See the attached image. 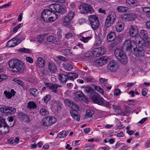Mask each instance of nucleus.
Wrapping results in <instances>:
<instances>
[{"mask_svg": "<svg viewBox=\"0 0 150 150\" xmlns=\"http://www.w3.org/2000/svg\"><path fill=\"white\" fill-rule=\"evenodd\" d=\"M64 69L67 71H71L72 69V65L69 64H63Z\"/></svg>", "mask_w": 150, "mask_h": 150, "instance_id": "nucleus-49", "label": "nucleus"}, {"mask_svg": "<svg viewBox=\"0 0 150 150\" xmlns=\"http://www.w3.org/2000/svg\"><path fill=\"white\" fill-rule=\"evenodd\" d=\"M51 98V95H47L45 96L43 98V100L45 103H47L49 101Z\"/></svg>", "mask_w": 150, "mask_h": 150, "instance_id": "nucleus-59", "label": "nucleus"}, {"mask_svg": "<svg viewBox=\"0 0 150 150\" xmlns=\"http://www.w3.org/2000/svg\"><path fill=\"white\" fill-rule=\"evenodd\" d=\"M45 64L44 59L41 57H38L36 61V65L39 67H43Z\"/></svg>", "mask_w": 150, "mask_h": 150, "instance_id": "nucleus-17", "label": "nucleus"}, {"mask_svg": "<svg viewBox=\"0 0 150 150\" xmlns=\"http://www.w3.org/2000/svg\"><path fill=\"white\" fill-rule=\"evenodd\" d=\"M29 92L32 96L34 97L36 96L38 94L37 90L35 88H31L29 90Z\"/></svg>", "mask_w": 150, "mask_h": 150, "instance_id": "nucleus-47", "label": "nucleus"}, {"mask_svg": "<svg viewBox=\"0 0 150 150\" xmlns=\"http://www.w3.org/2000/svg\"><path fill=\"white\" fill-rule=\"evenodd\" d=\"M95 64L97 66H102L104 65L99 58L95 62Z\"/></svg>", "mask_w": 150, "mask_h": 150, "instance_id": "nucleus-58", "label": "nucleus"}, {"mask_svg": "<svg viewBox=\"0 0 150 150\" xmlns=\"http://www.w3.org/2000/svg\"><path fill=\"white\" fill-rule=\"evenodd\" d=\"M91 37H83L81 38V40L84 42L86 43L88 42V40L91 39Z\"/></svg>", "mask_w": 150, "mask_h": 150, "instance_id": "nucleus-60", "label": "nucleus"}, {"mask_svg": "<svg viewBox=\"0 0 150 150\" xmlns=\"http://www.w3.org/2000/svg\"><path fill=\"white\" fill-rule=\"evenodd\" d=\"M18 51L20 52H22L23 53H29L30 52V50L28 49L25 48H22L19 49L18 50Z\"/></svg>", "mask_w": 150, "mask_h": 150, "instance_id": "nucleus-50", "label": "nucleus"}, {"mask_svg": "<svg viewBox=\"0 0 150 150\" xmlns=\"http://www.w3.org/2000/svg\"><path fill=\"white\" fill-rule=\"evenodd\" d=\"M81 55L82 56V58L83 59H85L90 57L91 56V54L89 52H85L84 51L82 52Z\"/></svg>", "mask_w": 150, "mask_h": 150, "instance_id": "nucleus-35", "label": "nucleus"}, {"mask_svg": "<svg viewBox=\"0 0 150 150\" xmlns=\"http://www.w3.org/2000/svg\"><path fill=\"white\" fill-rule=\"evenodd\" d=\"M46 86L51 92L54 93H57L58 94H60L62 92V90L59 88L61 87V86L60 85L56 84L46 83Z\"/></svg>", "mask_w": 150, "mask_h": 150, "instance_id": "nucleus-3", "label": "nucleus"}, {"mask_svg": "<svg viewBox=\"0 0 150 150\" xmlns=\"http://www.w3.org/2000/svg\"><path fill=\"white\" fill-rule=\"evenodd\" d=\"M135 16L134 14H129L125 16V21H129L132 20L134 19Z\"/></svg>", "mask_w": 150, "mask_h": 150, "instance_id": "nucleus-38", "label": "nucleus"}, {"mask_svg": "<svg viewBox=\"0 0 150 150\" xmlns=\"http://www.w3.org/2000/svg\"><path fill=\"white\" fill-rule=\"evenodd\" d=\"M21 42L17 38L15 37L8 41L7 45L9 47H13L17 45Z\"/></svg>", "mask_w": 150, "mask_h": 150, "instance_id": "nucleus-11", "label": "nucleus"}, {"mask_svg": "<svg viewBox=\"0 0 150 150\" xmlns=\"http://www.w3.org/2000/svg\"><path fill=\"white\" fill-rule=\"evenodd\" d=\"M68 77V80L69 79H74L78 76V75L76 73H69L67 74Z\"/></svg>", "mask_w": 150, "mask_h": 150, "instance_id": "nucleus-40", "label": "nucleus"}, {"mask_svg": "<svg viewBox=\"0 0 150 150\" xmlns=\"http://www.w3.org/2000/svg\"><path fill=\"white\" fill-rule=\"evenodd\" d=\"M19 142V140L18 137H16L15 139H13L12 138H10L9 140V143L11 144H17Z\"/></svg>", "mask_w": 150, "mask_h": 150, "instance_id": "nucleus-45", "label": "nucleus"}, {"mask_svg": "<svg viewBox=\"0 0 150 150\" xmlns=\"http://www.w3.org/2000/svg\"><path fill=\"white\" fill-rule=\"evenodd\" d=\"M19 117L21 120H24L25 122H29L30 120L27 115L23 114L22 112H19L18 114Z\"/></svg>", "mask_w": 150, "mask_h": 150, "instance_id": "nucleus-23", "label": "nucleus"}, {"mask_svg": "<svg viewBox=\"0 0 150 150\" xmlns=\"http://www.w3.org/2000/svg\"><path fill=\"white\" fill-rule=\"evenodd\" d=\"M116 18L115 13L114 12L110 13L107 17L105 21V25L109 27L111 26L114 23Z\"/></svg>", "mask_w": 150, "mask_h": 150, "instance_id": "nucleus-4", "label": "nucleus"}, {"mask_svg": "<svg viewBox=\"0 0 150 150\" xmlns=\"http://www.w3.org/2000/svg\"><path fill=\"white\" fill-rule=\"evenodd\" d=\"M93 111L91 109H89L87 110L86 117V118H90L94 114Z\"/></svg>", "mask_w": 150, "mask_h": 150, "instance_id": "nucleus-42", "label": "nucleus"}, {"mask_svg": "<svg viewBox=\"0 0 150 150\" xmlns=\"http://www.w3.org/2000/svg\"><path fill=\"white\" fill-rule=\"evenodd\" d=\"M26 60L27 62L30 63H32L33 62V59L31 57H26Z\"/></svg>", "mask_w": 150, "mask_h": 150, "instance_id": "nucleus-64", "label": "nucleus"}, {"mask_svg": "<svg viewBox=\"0 0 150 150\" xmlns=\"http://www.w3.org/2000/svg\"><path fill=\"white\" fill-rule=\"evenodd\" d=\"M13 81L21 86H23L24 85V83L22 81L18 79H13Z\"/></svg>", "mask_w": 150, "mask_h": 150, "instance_id": "nucleus-52", "label": "nucleus"}, {"mask_svg": "<svg viewBox=\"0 0 150 150\" xmlns=\"http://www.w3.org/2000/svg\"><path fill=\"white\" fill-rule=\"evenodd\" d=\"M58 4H51L49 5V7L51 9L50 10L56 12L57 9L58 7Z\"/></svg>", "mask_w": 150, "mask_h": 150, "instance_id": "nucleus-46", "label": "nucleus"}, {"mask_svg": "<svg viewBox=\"0 0 150 150\" xmlns=\"http://www.w3.org/2000/svg\"><path fill=\"white\" fill-rule=\"evenodd\" d=\"M115 54L117 59L123 64L127 62V57L123 50L120 48H117L115 51Z\"/></svg>", "mask_w": 150, "mask_h": 150, "instance_id": "nucleus-2", "label": "nucleus"}, {"mask_svg": "<svg viewBox=\"0 0 150 150\" xmlns=\"http://www.w3.org/2000/svg\"><path fill=\"white\" fill-rule=\"evenodd\" d=\"M145 45V42L144 40L141 39V40H139L138 43V46L140 48H142L144 47Z\"/></svg>", "mask_w": 150, "mask_h": 150, "instance_id": "nucleus-48", "label": "nucleus"}, {"mask_svg": "<svg viewBox=\"0 0 150 150\" xmlns=\"http://www.w3.org/2000/svg\"><path fill=\"white\" fill-rule=\"evenodd\" d=\"M140 33L141 35L144 39H148L149 38L148 34L146 31L144 30H141L140 31Z\"/></svg>", "mask_w": 150, "mask_h": 150, "instance_id": "nucleus-39", "label": "nucleus"}, {"mask_svg": "<svg viewBox=\"0 0 150 150\" xmlns=\"http://www.w3.org/2000/svg\"><path fill=\"white\" fill-rule=\"evenodd\" d=\"M135 44L134 41L127 40L125 41L123 44V47L126 50L129 51L130 50L132 47H134L135 45Z\"/></svg>", "mask_w": 150, "mask_h": 150, "instance_id": "nucleus-10", "label": "nucleus"}, {"mask_svg": "<svg viewBox=\"0 0 150 150\" xmlns=\"http://www.w3.org/2000/svg\"><path fill=\"white\" fill-rule=\"evenodd\" d=\"M90 24L92 28L94 30H96L97 29L99 26V21H96L95 22H93V23H90Z\"/></svg>", "mask_w": 150, "mask_h": 150, "instance_id": "nucleus-41", "label": "nucleus"}, {"mask_svg": "<svg viewBox=\"0 0 150 150\" xmlns=\"http://www.w3.org/2000/svg\"><path fill=\"white\" fill-rule=\"evenodd\" d=\"M78 8L82 14H86L88 12L92 13L94 11L93 8L90 5L86 4L79 6Z\"/></svg>", "mask_w": 150, "mask_h": 150, "instance_id": "nucleus-5", "label": "nucleus"}, {"mask_svg": "<svg viewBox=\"0 0 150 150\" xmlns=\"http://www.w3.org/2000/svg\"><path fill=\"white\" fill-rule=\"evenodd\" d=\"M37 105L33 101L29 102L27 104L28 108L30 109H34L36 108Z\"/></svg>", "mask_w": 150, "mask_h": 150, "instance_id": "nucleus-37", "label": "nucleus"}, {"mask_svg": "<svg viewBox=\"0 0 150 150\" xmlns=\"http://www.w3.org/2000/svg\"><path fill=\"white\" fill-rule=\"evenodd\" d=\"M7 106H4L0 108V112L3 113H7Z\"/></svg>", "mask_w": 150, "mask_h": 150, "instance_id": "nucleus-55", "label": "nucleus"}, {"mask_svg": "<svg viewBox=\"0 0 150 150\" xmlns=\"http://www.w3.org/2000/svg\"><path fill=\"white\" fill-rule=\"evenodd\" d=\"M58 7L56 10V12L62 13H65L67 11V8L65 7H64L63 6H60L58 4Z\"/></svg>", "mask_w": 150, "mask_h": 150, "instance_id": "nucleus-30", "label": "nucleus"}, {"mask_svg": "<svg viewBox=\"0 0 150 150\" xmlns=\"http://www.w3.org/2000/svg\"><path fill=\"white\" fill-rule=\"evenodd\" d=\"M47 66L49 70L51 73H55L57 70V67L54 62H49Z\"/></svg>", "mask_w": 150, "mask_h": 150, "instance_id": "nucleus-15", "label": "nucleus"}, {"mask_svg": "<svg viewBox=\"0 0 150 150\" xmlns=\"http://www.w3.org/2000/svg\"><path fill=\"white\" fill-rule=\"evenodd\" d=\"M53 12L50 10L46 9L44 10L42 13L41 18L44 21L49 16L52 14Z\"/></svg>", "mask_w": 150, "mask_h": 150, "instance_id": "nucleus-14", "label": "nucleus"}, {"mask_svg": "<svg viewBox=\"0 0 150 150\" xmlns=\"http://www.w3.org/2000/svg\"><path fill=\"white\" fill-rule=\"evenodd\" d=\"M84 91L87 93H91L93 91V89L89 87H84Z\"/></svg>", "mask_w": 150, "mask_h": 150, "instance_id": "nucleus-53", "label": "nucleus"}, {"mask_svg": "<svg viewBox=\"0 0 150 150\" xmlns=\"http://www.w3.org/2000/svg\"><path fill=\"white\" fill-rule=\"evenodd\" d=\"M99 81L100 84L102 85L103 86H107L108 84V79H105L103 78H100L99 79Z\"/></svg>", "mask_w": 150, "mask_h": 150, "instance_id": "nucleus-43", "label": "nucleus"}, {"mask_svg": "<svg viewBox=\"0 0 150 150\" xmlns=\"http://www.w3.org/2000/svg\"><path fill=\"white\" fill-rule=\"evenodd\" d=\"M68 132L67 131H63L60 132L57 135V138L61 139L65 137L68 134Z\"/></svg>", "mask_w": 150, "mask_h": 150, "instance_id": "nucleus-32", "label": "nucleus"}, {"mask_svg": "<svg viewBox=\"0 0 150 150\" xmlns=\"http://www.w3.org/2000/svg\"><path fill=\"white\" fill-rule=\"evenodd\" d=\"M116 38V35L114 32H111L107 35L108 40L110 42L113 41Z\"/></svg>", "mask_w": 150, "mask_h": 150, "instance_id": "nucleus-29", "label": "nucleus"}, {"mask_svg": "<svg viewBox=\"0 0 150 150\" xmlns=\"http://www.w3.org/2000/svg\"><path fill=\"white\" fill-rule=\"evenodd\" d=\"M75 96L79 100L83 101L86 99L85 96L81 91L76 92Z\"/></svg>", "mask_w": 150, "mask_h": 150, "instance_id": "nucleus-24", "label": "nucleus"}, {"mask_svg": "<svg viewBox=\"0 0 150 150\" xmlns=\"http://www.w3.org/2000/svg\"><path fill=\"white\" fill-rule=\"evenodd\" d=\"M16 110L15 108L12 107L7 106V113L11 115L16 112Z\"/></svg>", "mask_w": 150, "mask_h": 150, "instance_id": "nucleus-36", "label": "nucleus"}, {"mask_svg": "<svg viewBox=\"0 0 150 150\" xmlns=\"http://www.w3.org/2000/svg\"><path fill=\"white\" fill-rule=\"evenodd\" d=\"M94 88L95 90L101 94H103L104 93V91L103 89L98 86H95L94 87Z\"/></svg>", "mask_w": 150, "mask_h": 150, "instance_id": "nucleus-54", "label": "nucleus"}, {"mask_svg": "<svg viewBox=\"0 0 150 150\" xmlns=\"http://www.w3.org/2000/svg\"><path fill=\"white\" fill-rule=\"evenodd\" d=\"M65 103L69 107L71 108H74L77 109H78L79 107L77 106H76L74 104L73 101H70L68 99H66L64 100Z\"/></svg>", "mask_w": 150, "mask_h": 150, "instance_id": "nucleus-31", "label": "nucleus"}, {"mask_svg": "<svg viewBox=\"0 0 150 150\" xmlns=\"http://www.w3.org/2000/svg\"><path fill=\"white\" fill-rule=\"evenodd\" d=\"M92 101L95 103L99 105H104L105 104L107 105L108 107H111L110 103L108 102H106L102 97H100L98 96H94L92 98Z\"/></svg>", "mask_w": 150, "mask_h": 150, "instance_id": "nucleus-6", "label": "nucleus"}, {"mask_svg": "<svg viewBox=\"0 0 150 150\" xmlns=\"http://www.w3.org/2000/svg\"><path fill=\"white\" fill-rule=\"evenodd\" d=\"M8 65L10 68L13 72L22 73L25 68L24 64L18 59L10 60Z\"/></svg>", "mask_w": 150, "mask_h": 150, "instance_id": "nucleus-1", "label": "nucleus"}, {"mask_svg": "<svg viewBox=\"0 0 150 150\" xmlns=\"http://www.w3.org/2000/svg\"><path fill=\"white\" fill-rule=\"evenodd\" d=\"M47 40L48 42H52L57 45L59 44L61 41L57 39L55 37L53 36H49L47 38Z\"/></svg>", "mask_w": 150, "mask_h": 150, "instance_id": "nucleus-18", "label": "nucleus"}, {"mask_svg": "<svg viewBox=\"0 0 150 150\" xmlns=\"http://www.w3.org/2000/svg\"><path fill=\"white\" fill-rule=\"evenodd\" d=\"M124 23L121 21H118L115 25L116 29L118 32L122 31L124 28Z\"/></svg>", "mask_w": 150, "mask_h": 150, "instance_id": "nucleus-19", "label": "nucleus"}, {"mask_svg": "<svg viewBox=\"0 0 150 150\" xmlns=\"http://www.w3.org/2000/svg\"><path fill=\"white\" fill-rule=\"evenodd\" d=\"M88 20L89 23H93L96 21H99L98 17L96 15H91L88 16Z\"/></svg>", "mask_w": 150, "mask_h": 150, "instance_id": "nucleus-28", "label": "nucleus"}, {"mask_svg": "<svg viewBox=\"0 0 150 150\" xmlns=\"http://www.w3.org/2000/svg\"><path fill=\"white\" fill-rule=\"evenodd\" d=\"M9 131V127L7 124H5L4 126L0 127V131L2 134L7 133Z\"/></svg>", "mask_w": 150, "mask_h": 150, "instance_id": "nucleus-20", "label": "nucleus"}, {"mask_svg": "<svg viewBox=\"0 0 150 150\" xmlns=\"http://www.w3.org/2000/svg\"><path fill=\"white\" fill-rule=\"evenodd\" d=\"M143 11L147 14L150 13V8L149 7H145L142 8Z\"/></svg>", "mask_w": 150, "mask_h": 150, "instance_id": "nucleus-57", "label": "nucleus"}, {"mask_svg": "<svg viewBox=\"0 0 150 150\" xmlns=\"http://www.w3.org/2000/svg\"><path fill=\"white\" fill-rule=\"evenodd\" d=\"M15 91L13 89H11V92H7L6 91H4V94L5 96L8 99H10L12 96L15 95Z\"/></svg>", "mask_w": 150, "mask_h": 150, "instance_id": "nucleus-21", "label": "nucleus"}, {"mask_svg": "<svg viewBox=\"0 0 150 150\" xmlns=\"http://www.w3.org/2000/svg\"><path fill=\"white\" fill-rule=\"evenodd\" d=\"M121 93V91L119 89H117L114 91V95L116 96L119 95Z\"/></svg>", "mask_w": 150, "mask_h": 150, "instance_id": "nucleus-63", "label": "nucleus"}, {"mask_svg": "<svg viewBox=\"0 0 150 150\" xmlns=\"http://www.w3.org/2000/svg\"><path fill=\"white\" fill-rule=\"evenodd\" d=\"M62 30L61 29H59L57 30V35L58 37L59 38H61L62 37V35L61 34Z\"/></svg>", "mask_w": 150, "mask_h": 150, "instance_id": "nucleus-62", "label": "nucleus"}, {"mask_svg": "<svg viewBox=\"0 0 150 150\" xmlns=\"http://www.w3.org/2000/svg\"><path fill=\"white\" fill-rule=\"evenodd\" d=\"M50 126L54 124L56 121V118L53 116H47Z\"/></svg>", "mask_w": 150, "mask_h": 150, "instance_id": "nucleus-34", "label": "nucleus"}, {"mask_svg": "<svg viewBox=\"0 0 150 150\" xmlns=\"http://www.w3.org/2000/svg\"><path fill=\"white\" fill-rule=\"evenodd\" d=\"M133 53L136 56L139 57H144V52L142 48H134Z\"/></svg>", "mask_w": 150, "mask_h": 150, "instance_id": "nucleus-13", "label": "nucleus"}, {"mask_svg": "<svg viewBox=\"0 0 150 150\" xmlns=\"http://www.w3.org/2000/svg\"><path fill=\"white\" fill-rule=\"evenodd\" d=\"M105 52V49L101 47L94 49L91 51L92 54L95 56L98 57L103 54Z\"/></svg>", "mask_w": 150, "mask_h": 150, "instance_id": "nucleus-9", "label": "nucleus"}, {"mask_svg": "<svg viewBox=\"0 0 150 150\" xmlns=\"http://www.w3.org/2000/svg\"><path fill=\"white\" fill-rule=\"evenodd\" d=\"M40 113L41 115L45 116L47 115L49 112L45 107H42L40 110Z\"/></svg>", "mask_w": 150, "mask_h": 150, "instance_id": "nucleus-33", "label": "nucleus"}, {"mask_svg": "<svg viewBox=\"0 0 150 150\" xmlns=\"http://www.w3.org/2000/svg\"><path fill=\"white\" fill-rule=\"evenodd\" d=\"M126 4L129 6L135 7L137 6V0H127Z\"/></svg>", "mask_w": 150, "mask_h": 150, "instance_id": "nucleus-26", "label": "nucleus"}, {"mask_svg": "<svg viewBox=\"0 0 150 150\" xmlns=\"http://www.w3.org/2000/svg\"><path fill=\"white\" fill-rule=\"evenodd\" d=\"M53 16L50 17H48L44 21L47 23H52L55 21L57 18V16L56 14L54 12H53V13L52 14Z\"/></svg>", "mask_w": 150, "mask_h": 150, "instance_id": "nucleus-22", "label": "nucleus"}, {"mask_svg": "<svg viewBox=\"0 0 150 150\" xmlns=\"http://www.w3.org/2000/svg\"><path fill=\"white\" fill-rule=\"evenodd\" d=\"M129 33L131 36L134 37L136 36L138 34L137 27L135 25H130L129 28Z\"/></svg>", "mask_w": 150, "mask_h": 150, "instance_id": "nucleus-12", "label": "nucleus"}, {"mask_svg": "<svg viewBox=\"0 0 150 150\" xmlns=\"http://www.w3.org/2000/svg\"><path fill=\"white\" fill-rule=\"evenodd\" d=\"M70 113L72 118L74 120L77 121L79 120L80 116L76 110L74 109H71L70 111Z\"/></svg>", "mask_w": 150, "mask_h": 150, "instance_id": "nucleus-16", "label": "nucleus"}, {"mask_svg": "<svg viewBox=\"0 0 150 150\" xmlns=\"http://www.w3.org/2000/svg\"><path fill=\"white\" fill-rule=\"evenodd\" d=\"M40 124L41 125L45 127H48L50 126V124L47 116L44 117L42 120Z\"/></svg>", "mask_w": 150, "mask_h": 150, "instance_id": "nucleus-27", "label": "nucleus"}, {"mask_svg": "<svg viewBox=\"0 0 150 150\" xmlns=\"http://www.w3.org/2000/svg\"><path fill=\"white\" fill-rule=\"evenodd\" d=\"M108 57L107 56L102 57L99 58L101 60V62H102L103 65H104L108 62Z\"/></svg>", "mask_w": 150, "mask_h": 150, "instance_id": "nucleus-51", "label": "nucleus"}, {"mask_svg": "<svg viewBox=\"0 0 150 150\" xmlns=\"http://www.w3.org/2000/svg\"><path fill=\"white\" fill-rule=\"evenodd\" d=\"M5 124H7V123L5 122V119L2 117L0 118V127Z\"/></svg>", "mask_w": 150, "mask_h": 150, "instance_id": "nucleus-61", "label": "nucleus"}, {"mask_svg": "<svg viewBox=\"0 0 150 150\" xmlns=\"http://www.w3.org/2000/svg\"><path fill=\"white\" fill-rule=\"evenodd\" d=\"M119 67V64L116 61L112 60L108 63V69L111 71L114 72L116 71Z\"/></svg>", "mask_w": 150, "mask_h": 150, "instance_id": "nucleus-8", "label": "nucleus"}, {"mask_svg": "<svg viewBox=\"0 0 150 150\" xmlns=\"http://www.w3.org/2000/svg\"><path fill=\"white\" fill-rule=\"evenodd\" d=\"M59 79L61 82L62 83H66L68 80L67 75L64 74H60L59 75Z\"/></svg>", "mask_w": 150, "mask_h": 150, "instance_id": "nucleus-25", "label": "nucleus"}, {"mask_svg": "<svg viewBox=\"0 0 150 150\" xmlns=\"http://www.w3.org/2000/svg\"><path fill=\"white\" fill-rule=\"evenodd\" d=\"M117 10L119 12H124L127 10V8L122 6H119L117 8Z\"/></svg>", "mask_w": 150, "mask_h": 150, "instance_id": "nucleus-44", "label": "nucleus"}, {"mask_svg": "<svg viewBox=\"0 0 150 150\" xmlns=\"http://www.w3.org/2000/svg\"><path fill=\"white\" fill-rule=\"evenodd\" d=\"M44 39V36L42 35L38 36L37 38L38 41L39 42H42L43 41Z\"/></svg>", "mask_w": 150, "mask_h": 150, "instance_id": "nucleus-56", "label": "nucleus"}, {"mask_svg": "<svg viewBox=\"0 0 150 150\" xmlns=\"http://www.w3.org/2000/svg\"><path fill=\"white\" fill-rule=\"evenodd\" d=\"M74 12L72 11L69 12L63 19V25L68 26L70 24L71 21L74 18Z\"/></svg>", "mask_w": 150, "mask_h": 150, "instance_id": "nucleus-7", "label": "nucleus"}]
</instances>
